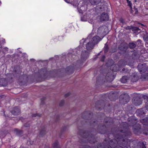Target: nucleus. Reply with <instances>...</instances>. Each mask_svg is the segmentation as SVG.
Returning a JSON list of instances; mask_svg holds the SVG:
<instances>
[{"label":"nucleus","mask_w":148,"mask_h":148,"mask_svg":"<svg viewBox=\"0 0 148 148\" xmlns=\"http://www.w3.org/2000/svg\"><path fill=\"white\" fill-rule=\"evenodd\" d=\"M127 2L128 3V5L131 8H132V7H131L132 4H131V3H130V1H129L128 2Z\"/></svg>","instance_id":"f8f14e48"},{"label":"nucleus","mask_w":148,"mask_h":148,"mask_svg":"<svg viewBox=\"0 0 148 148\" xmlns=\"http://www.w3.org/2000/svg\"><path fill=\"white\" fill-rule=\"evenodd\" d=\"M112 70L114 71H117V70L115 69H112Z\"/></svg>","instance_id":"2eb2a0df"},{"label":"nucleus","mask_w":148,"mask_h":148,"mask_svg":"<svg viewBox=\"0 0 148 148\" xmlns=\"http://www.w3.org/2000/svg\"><path fill=\"white\" fill-rule=\"evenodd\" d=\"M120 21L122 23H123V20L122 19H121L120 20Z\"/></svg>","instance_id":"4468645a"},{"label":"nucleus","mask_w":148,"mask_h":148,"mask_svg":"<svg viewBox=\"0 0 148 148\" xmlns=\"http://www.w3.org/2000/svg\"><path fill=\"white\" fill-rule=\"evenodd\" d=\"M92 35L90 34L88 36L86 39H83L80 41V45L78 47L80 49V47H82L84 45V43L87 42L86 45V48L87 50L92 49L94 46L95 44L98 43L100 40V38L97 36L94 37L91 39Z\"/></svg>","instance_id":"f257e3e1"},{"label":"nucleus","mask_w":148,"mask_h":148,"mask_svg":"<svg viewBox=\"0 0 148 148\" xmlns=\"http://www.w3.org/2000/svg\"><path fill=\"white\" fill-rule=\"evenodd\" d=\"M127 101H128V99H129V96H127Z\"/></svg>","instance_id":"f3484780"},{"label":"nucleus","mask_w":148,"mask_h":148,"mask_svg":"<svg viewBox=\"0 0 148 148\" xmlns=\"http://www.w3.org/2000/svg\"><path fill=\"white\" fill-rule=\"evenodd\" d=\"M105 28L107 29V28L106 27L104 26L100 27L98 29V32H99L101 31H102L103 32L104 31L103 29Z\"/></svg>","instance_id":"0eeeda50"},{"label":"nucleus","mask_w":148,"mask_h":148,"mask_svg":"<svg viewBox=\"0 0 148 148\" xmlns=\"http://www.w3.org/2000/svg\"><path fill=\"white\" fill-rule=\"evenodd\" d=\"M36 116V114H34V115L33 116Z\"/></svg>","instance_id":"6ab92c4d"},{"label":"nucleus","mask_w":148,"mask_h":148,"mask_svg":"<svg viewBox=\"0 0 148 148\" xmlns=\"http://www.w3.org/2000/svg\"><path fill=\"white\" fill-rule=\"evenodd\" d=\"M79 13H83V11H80L79 10Z\"/></svg>","instance_id":"dca6fc26"},{"label":"nucleus","mask_w":148,"mask_h":148,"mask_svg":"<svg viewBox=\"0 0 148 148\" xmlns=\"http://www.w3.org/2000/svg\"><path fill=\"white\" fill-rule=\"evenodd\" d=\"M127 2H128V1H129V0H127Z\"/></svg>","instance_id":"4be33fe9"},{"label":"nucleus","mask_w":148,"mask_h":148,"mask_svg":"<svg viewBox=\"0 0 148 148\" xmlns=\"http://www.w3.org/2000/svg\"><path fill=\"white\" fill-rule=\"evenodd\" d=\"M3 42H4V41H5V40L4 39H3Z\"/></svg>","instance_id":"412c9836"},{"label":"nucleus","mask_w":148,"mask_h":148,"mask_svg":"<svg viewBox=\"0 0 148 148\" xmlns=\"http://www.w3.org/2000/svg\"><path fill=\"white\" fill-rule=\"evenodd\" d=\"M85 54L84 55L83 54V52L82 53V56L83 57V56H84V58L85 59H86L87 57V56H88V52H87L86 51H85Z\"/></svg>","instance_id":"9d476101"},{"label":"nucleus","mask_w":148,"mask_h":148,"mask_svg":"<svg viewBox=\"0 0 148 148\" xmlns=\"http://www.w3.org/2000/svg\"><path fill=\"white\" fill-rule=\"evenodd\" d=\"M5 49H7V50H8V48H7V47H6V48H5Z\"/></svg>","instance_id":"aec40b11"},{"label":"nucleus","mask_w":148,"mask_h":148,"mask_svg":"<svg viewBox=\"0 0 148 148\" xmlns=\"http://www.w3.org/2000/svg\"><path fill=\"white\" fill-rule=\"evenodd\" d=\"M135 28H136V29L137 30L139 29L138 27H135Z\"/></svg>","instance_id":"a211bd4d"},{"label":"nucleus","mask_w":148,"mask_h":148,"mask_svg":"<svg viewBox=\"0 0 148 148\" xmlns=\"http://www.w3.org/2000/svg\"><path fill=\"white\" fill-rule=\"evenodd\" d=\"M108 16L107 13H103L101 15L100 19L101 21H104L108 20Z\"/></svg>","instance_id":"7ed1b4c3"},{"label":"nucleus","mask_w":148,"mask_h":148,"mask_svg":"<svg viewBox=\"0 0 148 148\" xmlns=\"http://www.w3.org/2000/svg\"><path fill=\"white\" fill-rule=\"evenodd\" d=\"M100 1V0H90V3L92 5H97Z\"/></svg>","instance_id":"423d86ee"},{"label":"nucleus","mask_w":148,"mask_h":148,"mask_svg":"<svg viewBox=\"0 0 148 148\" xmlns=\"http://www.w3.org/2000/svg\"><path fill=\"white\" fill-rule=\"evenodd\" d=\"M129 46L131 48H133L136 46L135 44L133 43H130L129 44Z\"/></svg>","instance_id":"6e6552de"},{"label":"nucleus","mask_w":148,"mask_h":148,"mask_svg":"<svg viewBox=\"0 0 148 148\" xmlns=\"http://www.w3.org/2000/svg\"><path fill=\"white\" fill-rule=\"evenodd\" d=\"M91 16L90 15H84L83 17L81 18V20L83 21H88V22L91 23H93V20L92 19H89V17Z\"/></svg>","instance_id":"f03ea898"},{"label":"nucleus","mask_w":148,"mask_h":148,"mask_svg":"<svg viewBox=\"0 0 148 148\" xmlns=\"http://www.w3.org/2000/svg\"><path fill=\"white\" fill-rule=\"evenodd\" d=\"M121 82L123 83H125L127 81L126 77L125 76L123 77L121 79Z\"/></svg>","instance_id":"1a4fd4ad"},{"label":"nucleus","mask_w":148,"mask_h":148,"mask_svg":"<svg viewBox=\"0 0 148 148\" xmlns=\"http://www.w3.org/2000/svg\"><path fill=\"white\" fill-rule=\"evenodd\" d=\"M20 112V110L18 107L14 108L12 111V113L14 115H18Z\"/></svg>","instance_id":"39448f33"},{"label":"nucleus","mask_w":148,"mask_h":148,"mask_svg":"<svg viewBox=\"0 0 148 148\" xmlns=\"http://www.w3.org/2000/svg\"><path fill=\"white\" fill-rule=\"evenodd\" d=\"M142 101L140 99L139 101V102L138 103H134L135 105L136 106H139L142 103Z\"/></svg>","instance_id":"9b49d317"},{"label":"nucleus","mask_w":148,"mask_h":148,"mask_svg":"<svg viewBox=\"0 0 148 148\" xmlns=\"http://www.w3.org/2000/svg\"><path fill=\"white\" fill-rule=\"evenodd\" d=\"M138 69L140 72L145 71L146 69L145 64H139L138 66Z\"/></svg>","instance_id":"20e7f679"},{"label":"nucleus","mask_w":148,"mask_h":148,"mask_svg":"<svg viewBox=\"0 0 148 148\" xmlns=\"http://www.w3.org/2000/svg\"><path fill=\"white\" fill-rule=\"evenodd\" d=\"M83 9V7H82V9Z\"/></svg>","instance_id":"5701e85b"},{"label":"nucleus","mask_w":148,"mask_h":148,"mask_svg":"<svg viewBox=\"0 0 148 148\" xmlns=\"http://www.w3.org/2000/svg\"><path fill=\"white\" fill-rule=\"evenodd\" d=\"M146 108L147 109V110H148V108H147V107H146Z\"/></svg>","instance_id":"b1692460"},{"label":"nucleus","mask_w":148,"mask_h":148,"mask_svg":"<svg viewBox=\"0 0 148 148\" xmlns=\"http://www.w3.org/2000/svg\"><path fill=\"white\" fill-rule=\"evenodd\" d=\"M57 145V143H56L55 144H54L53 145V146H54L55 147H56Z\"/></svg>","instance_id":"ddd939ff"}]
</instances>
